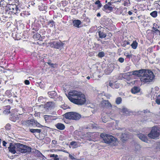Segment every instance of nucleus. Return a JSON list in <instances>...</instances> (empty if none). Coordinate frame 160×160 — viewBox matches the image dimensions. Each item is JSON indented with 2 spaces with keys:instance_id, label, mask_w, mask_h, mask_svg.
Segmentation results:
<instances>
[{
  "instance_id": "1",
  "label": "nucleus",
  "mask_w": 160,
  "mask_h": 160,
  "mask_svg": "<svg viewBox=\"0 0 160 160\" xmlns=\"http://www.w3.org/2000/svg\"><path fill=\"white\" fill-rule=\"evenodd\" d=\"M66 95L71 102L77 105H83L86 102L85 95L76 90L71 91Z\"/></svg>"
},
{
  "instance_id": "2",
  "label": "nucleus",
  "mask_w": 160,
  "mask_h": 160,
  "mask_svg": "<svg viewBox=\"0 0 160 160\" xmlns=\"http://www.w3.org/2000/svg\"><path fill=\"white\" fill-rule=\"evenodd\" d=\"M8 149L10 152L14 154L19 152L29 153L31 151V148L28 146L20 143H10Z\"/></svg>"
},
{
  "instance_id": "3",
  "label": "nucleus",
  "mask_w": 160,
  "mask_h": 160,
  "mask_svg": "<svg viewBox=\"0 0 160 160\" xmlns=\"http://www.w3.org/2000/svg\"><path fill=\"white\" fill-rule=\"evenodd\" d=\"M144 70L140 78L141 82L144 83L152 82L155 77L153 72L148 70L144 69Z\"/></svg>"
},
{
  "instance_id": "4",
  "label": "nucleus",
  "mask_w": 160,
  "mask_h": 160,
  "mask_svg": "<svg viewBox=\"0 0 160 160\" xmlns=\"http://www.w3.org/2000/svg\"><path fill=\"white\" fill-rule=\"evenodd\" d=\"M100 136L103 138L104 142L107 144H114L117 140L112 135L105 133H102Z\"/></svg>"
},
{
  "instance_id": "5",
  "label": "nucleus",
  "mask_w": 160,
  "mask_h": 160,
  "mask_svg": "<svg viewBox=\"0 0 160 160\" xmlns=\"http://www.w3.org/2000/svg\"><path fill=\"white\" fill-rule=\"evenodd\" d=\"M64 116L66 119L70 120H78L81 117L80 114L75 112H69L64 115Z\"/></svg>"
},
{
  "instance_id": "6",
  "label": "nucleus",
  "mask_w": 160,
  "mask_h": 160,
  "mask_svg": "<svg viewBox=\"0 0 160 160\" xmlns=\"http://www.w3.org/2000/svg\"><path fill=\"white\" fill-rule=\"evenodd\" d=\"M160 135V128L158 127H153L150 133L148 134V136L151 138L155 139Z\"/></svg>"
},
{
  "instance_id": "7",
  "label": "nucleus",
  "mask_w": 160,
  "mask_h": 160,
  "mask_svg": "<svg viewBox=\"0 0 160 160\" xmlns=\"http://www.w3.org/2000/svg\"><path fill=\"white\" fill-rule=\"evenodd\" d=\"M49 44L51 47L58 49H61L63 48L64 44L60 41H51Z\"/></svg>"
},
{
  "instance_id": "8",
  "label": "nucleus",
  "mask_w": 160,
  "mask_h": 160,
  "mask_svg": "<svg viewBox=\"0 0 160 160\" xmlns=\"http://www.w3.org/2000/svg\"><path fill=\"white\" fill-rule=\"evenodd\" d=\"M144 69H141L139 70H135L132 72H130L127 73H124L123 74V76L124 78H125L127 76H129L130 75H134L138 76V77H141V75L144 72Z\"/></svg>"
},
{
  "instance_id": "9",
  "label": "nucleus",
  "mask_w": 160,
  "mask_h": 160,
  "mask_svg": "<svg viewBox=\"0 0 160 160\" xmlns=\"http://www.w3.org/2000/svg\"><path fill=\"white\" fill-rule=\"evenodd\" d=\"M7 8L10 11V12H12V14H17L19 12V10L18 8L15 4H12L8 6Z\"/></svg>"
},
{
  "instance_id": "10",
  "label": "nucleus",
  "mask_w": 160,
  "mask_h": 160,
  "mask_svg": "<svg viewBox=\"0 0 160 160\" xmlns=\"http://www.w3.org/2000/svg\"><path fill=\"white\" fill-rule=\"evenodd\" d=\"M27 123L28 124V125H32L33 126L35 125L36 127L38 128H41L43 127L42 125L40 124L37 121L34 119L28 120Z\"/></svg>"
},
{
  "instance_id": "11",
  "label": "nucleus",
  "mask_w": 160,
  "mask_h": 160,
  "mask_svg": "<svg viewBox=\"0 0 160 160\" xmlns=\"http://www.w3.org/2000/svg\"><path fill=\"white\" fill-rule=\"evenodd\" d=\"M13 2H12L11 0H1L0 1V5L3 7H7L8 6L12 4Z\"/></svg>"
},
{
  "instance_id": "12",
  "label": "nucleus",
  "mask_w": 160,
  "mask_h": 160,
  "mask_svg": "<svg viewBox=\"0 0 160 160\" xmlns=\"http://www.w3.org/2000/svg\"><path fill=\"white\" fill-rule=\"evenodd\" d=\"M43 118L45 121L47 122L55 120L57 119L55 116L52 115H44Z\"/></svg>"
},
{
  "instance_id": "13",
  "label": "nucleus",
  "mask_w": 160,
  "mask_h": 160,
  "mask_svg": "<svg viewBox=\"0 0 160 160\" xmlns=\"http://www.w3.org/2000/svg\"><path fill=\"white\" fill-rule=\"evenodd\" d=\"M49 97L52 98H53L55 100H56L57 99L58 95L57 94L55 91L49 92L48 93Z\"/></svg>"
},
{
  "instance_id": "14",
  "label": "nucleus",
  "mask_w": 160,
  "mask_h": 160,
  "mask_svg": "<svg viewBox=\"0 0 160 160\" xmlns=\"http://www.w3.org/2000/svg\"><path fill=\"white\" fill-rule=\"evenodd\" d=\"M138 137L142 141L145 142H148V139L146 135L142 133H140L138 135Z\"/></svg>"
},
{
  "instance_id": "15",
  "label": "nucleus",
  "mask_w": 160,
  "mask_h": 160,
  "mask_svg": "<svg viewBox=\"0 0 160 160\" xmlns=\"http://www.w3.org/2000/svg\"><path fill=\"white\" fill-rule=\"evenodd\" d=\"M73 26L78 28L81 27L80 25L81 23V22L79 20H74L72 22Z\"/></svg>"
},
{
  "instance_id": "16",
  "label": "nucleus",
  "mask_w": 160,
  "mask_h": 160,
  "mask_svg": "<svg viewBox=\"0 0 160 160\" xmlns=\"http://www.w3.org/2000/svg\"><path fill=\"white\" fill-rule=\"evenodd\" d=\"M12 15V12H10V11L7 8H6L5 12L4 15H3L5 18H10V16Z\"/></svg>"
},
{
  "instance_id": "17",
  "label": "nucleus",
  "mask_w": 160,
  "mask_h": 160,
  "mask_svg": "<svg viewBox=\"0 0 160 160\" xmlns=\"http://www.w3.org/2000/svg\"><path fill=\"white\" fill-rule=\"evenodd\" d=\"M56 128L60 130H63L65 128V126L64 125L61 123H58L56 125Z\"/></svg>"
},
{
  "instance_id": "18",
  "label": "nucleus",
  "mask_w": 160,
  "mask_h": 160,
  "mask_svg": "<svg viewBox=\"0 0 160 160\" xmlns=\"http://www.w3.org/2000/svg\"><path fill=\"white\" fill-rule=\"evenodd\" d=\"M140 91L139 88L137 87H134L131 90V92L133 94L136 93Z\"/></svg>"
},
{
  "instance_id": "19",
  "label": "nucleus",
  "mask_w": 160,
  "mask_h": 160,
  "mask_svg": "<svg viewBox=\"0 0 160 160\" xmlns=\"http://www.w3.org/2000/svg\"><path fill=\"white\" fill-rule=\"evenodd\" d=\"M113 66L108 67L105 70L106 74H109L113 71Z\"/></svg>"
},
{
  "instance_id": "20",
  "label": "nucleus",
  "mask_w": 160,
  "mask_h": 160,
  "mask_svg": "<svg viewBox=\"0 0 160 160\" xmlns=\"http://www.w3.org/2000/svg\"><path fill=\"white\" fill-rule=\"evenodd\" d=\"M30 131L32 133H34V134L35 135V133H40L41 132V130L40 129H30Z\"/></svg>"
},
{
  "instance_id": "21",
  "label": "nucleus",
  "mask_w": 160,
  "mask_h": 160,
  "mask_svg": "<svg viewBox=\"0 0 160 160\" xmlns=\"http://www.w3.org/2000/svg\"><path fill=\"white\" fill-rule=\"evenodd\" d=\"M98 35L100 38H105L106 37V34L105 33L101 31H99L98 32Z\"/></svg>"
},
{
  "instance_id": "22",
  "label": "nucleus",
  "mask_w": 160,
  "mask_h": 160,
  "mask_svg": "<svg viewBox=\"0 0 160 160\" xmlns=\"http://www.w3.org/2000/svg\"><path fill=\"white\" fill-rule=\"evenodd\" d=\"M54 105V103L52 102H48L46 104V107L48 108H52Z\"/></svg>"
},
{
  "instance_id": "23",
  "label": "nucleus",
  "mask_w": 160,
  "mask_h": 160,
  "mask_svg": "<svg viewBox=\"0 0 160 160\" xmlns=\"http://www.w3.org/2000/svg\"><path fill=\"white\" fill-rule=\"evenodd\" d=\"M138 43L136 41H133L131 45L132 48L133 49H136L138 46Z\"/></svg>"
},
{
  "instance_id": "24",
  "label": "nucleus",
  "mask_w": 160,
  "mask_h": 160,
  "mask_svg": "<svg viewBox=\"0 0 160 160\" xmlns=\"http://www.w3.org/2000/svg\"><path fill=\"white\" fill-rule=\"evenodd\" d=\"M47 25L50 26V27H53L55 26V22L53 20H51L48 22Z\"/></svg>"
},
{
  "instance_id": "25",
  "label": "nucleus",
  "mask_w": 160,
  "mask_h": 160,
  "mask_svg": "<svg viewBox=\"0 0 160 160\" xmlns=\"http://www.w3.org/2000/svg\"><path fill=\"white\" fill-rule=\"evenodd\" d=\"M32 32L34 33L33 37L34 38L38 39L41 36L40 34L38 32H35L34 31H32Z\"/></svg>"
},
{
  "instance_id": "26",
  "label": "nucleus",
  "mask_w": 160,
  "mask_h": 160,
  "mask_svg": "<svg viewBox=\"0 0 160 160\" xmlns=\"http://www.w3.org/2000/svg\"><path fill=\"white\" fill-rule=\"evenodd\" d=\"M5 94L9 98H11L12 96L11 91L10 90H7L5 93Z\"/></svg>"
},
{
  "instance_id": "27",
  "label": "nucleus",
  "mask_w": 160,
  "mask_h": 160,
  "mask_svg": "<svg viewBox=\"0 0 160 160\" xmlns=\"http://www.w3.org/2000/svg\"><path fill=\"white\" fill-rule=\"evenodd\" d=\"M122 100V98L121 97H118L116 99L115 103L117 104H119L121 103Z\"/></svg>"
},
{
  "instance_id": "28",
  "label": "nucleus",
  "mask_w": 160,
  "mask_h": 160,
  "mask_svg": "<svg viewBox=\"0 0 160 160\" xmlns=\"http://www.w3.org/2000/svg\"><path fill=\"white\" fill-rule=\"evenodd\" d=\"M34 152L38 157H42L43 156L42 154L38 150L36 149L35 150Z\"/></svg>"
},
{
  "instance_id": "29",
  "label": "nucleus",
  "mask_w": 160,
  "mask_h": 160,
  "mask_svg": "<svg viewBox=\"0 0 160 160\" xmlns=\"http://www.w3.org/2000/svg\"><path fill=\"white\" fill-rule=\"evenodd\" d=\"M150 15L152 17L155 18L158 16V12L156 11H153L150 13Z\"/></svg>"
},
{
  "instance_id": "30",
  "label": "nucleus",
  "mask_w": 160,
  "mask_h": 160,
  "mask_svg": "<svg viewBox=\"0 0 160 160\" xmlns=\"http://www.w3.org/2000/svg\"><path fill=\"white\" fill-rule=\"evenodd\" d=\"M95 4L96 5H97V8H98L99 9L102 7V4L101 3L100 1L99 0H97L95 2Z\"/></svg>"
},
{
  "instance_id": "31",
  "label": "nucleus",
  "mask_w": 160,
  "mask_h": 160,
  "mask_svg": "<svg viewBox=\"0 0 160 160\" xmlns=\"http://www.w3.org/2000/svg\"><path fill=\"white\" fill-rule=\"evenodd\" d=\"M18 118L16 117V116H12L10 117V120L13 122H15L17 120H18Z\"/></svg>"
},
{
  "instance_id": "32",
  "label": "nucleus",
  "mask_w": 160,
  "mask_h": 160,
  "mask_svg": "<svg viewBox=\"0 0 160 160\" xmlns=\"http://www.w3.org/2000/svg\"><path fill=\"white\" fill-rule=\"evenodd\" d=\"M7 109L3 111V113L4 114H8L10 112V107L9 106H7Z\"/></svg>"
},
{
  "instance_id": "33",
  "label": "nucleus",
  "mask_w": 160,
  "mask_h": 160,
  "mask_svg": "<svg viewBox=\"0 0 160 160\" xmlns=\"http://www.w3.org/2000/svg\"><path fill=\"white\" fill-rule=\"evenodd\" d=\"M122 112L127 115L130 114L129 110L127 108H123L122 109Z\"/></svg>"
},
{
  "instance_id": "34",
  "label": "nucleus",
  "mask_w": 160,
  "mask_h": 160,
  "mask_svg": "<svg viewBox=\"0 0 160 160\" xmlns=\"http://www.w3.org/2000/svg\"><path fill=\"white\" fill-rule=\"evenodd\" d=\"M47 63L48 65L50 66L51 67L54 68L55 67L56 64H54L53 63H52L51 60H49L48 62H47Z\"/></svg>"
},
{
  "instance_id": "35",
  "label": "nucleus",
  "mask_w": 160,
  "mask_h": 160,
  "mask_svg": "<svg viewBox=\"0 0 160 160\" xmlns=\"http://www.w3.org/2000/svg\"><path fill=\"white\" fill-rule=\"evenodd\" d=\"M98 55L99 57L102 58L104 56L105 53L103 52H101L98 53Z\"/></svg>"
},
{
  "instance_id": "36",
  "label": "nucleus",
  "mask_w": 160,
  "mask_h": 160,
  "mask_svg": "<svg viewBox=\"0 0 160 160\" xmlns=\"http://www.w3.org/2000/svg\"><path fill=\"white\" fill-rule=\"evenodd\" d=\"M70 145L72 146H74V148H75L78 147L77 143L76 142L72 141L70 142Z\"/></svg>"
},
{
  "instance_id": "37",
  "label": "nucleus",
  "mask_w": 160,
  "mask_h": 160,
  "mask_svg": "<svg viewBox=\"0 0 160 160\" xmlns=\"http://www.w3.org/2000/svg\"><path fill=\"white\" fill-rule=\"evenodd\" d=\"M11 126L10 124L7 123L5 126V129L7 130H9L11 129Z\"/></svg>"
},
{
  "instance_id": "38",
  "label": "nucleus",
  "mask_w": 160,
  "mask_h": 160,
  "mask_svg": "<svg viewBox=\"0 0 160 160\" xmlns=\"http://www.w3.org/2000/svg\"><path fill=\"white\" fill-rule=\"evenodd\" d=\"M156 102L157 104L160 105V96H158L157 97L156 100Z\"/></svg>"
},
{
  "instance_id": "39",
  "label": "nucleus",
  "mask_w": 160,
  "mask_h": 160,
  "mask_svg": "<svg viewBox=\"0 0 160 160\" xmlns=\"http://www.w3.org/2000/svg\"><path fill=\"white\" fill-rule=\"evenodd\" d=\"M105 104L108 107V108L112 107V105L111 104L108 102V101H106Z\"/></svg>"
},
{
  "instance_id": "40",
  "label": "nucleus",
  "mask_w": 160,
  "mask_h": 160,
  "mask_svg": "<svg viewBox=\"0 0 160 160\" xmlns=\"http://www.w3.org/2000/svg\"><path fill=\"white\" fill-rule=\"evenodd\" d=\"M124 55H125V56L127 58H128L129 59L132 58V54H127V53L126 55V54H125Z\"/></svg>"
},
{
  "instance_id": "41",
  "label": "nucleus",
  "mask_w": 160,
  "mask_h": 160,
  "mask_svg": "<svg viewBox=\"0 0 160 160\" xmlns=\"http://www.w3.org/2000/svg\"><path fill=\"white\" fill-rule=\"evenodd\" d=\"M118 61L121 63H122L124 61V58L121 57L118 58Z\"/></svg>"
},
{
  "instance_id": "42",
  "label": "nucleus",
  "mask_w": 160,
  "mask_h": 160,
  "mask_svg": "<svg viewBox=\"0 0 160 160\" xmlns=\"http://www.w3.org/2000/svg\"><path fill=\"white\" fill-rule=\"evenodd\" d=\"M109 6L107 4H106L105 5H104L103 7V10H107L109 7Z\"/></svg>"
},
{
  "instance_id": "43",
  "label": "nucleus",
  "mask_w": 160,
  "mask_h": 160,
  "mask_svg": "<svg viewBox=\"0 0 160 160\" xmlns=\"http://www.w3.org/2000/svg\"><path fill=\"white\" fill-rule=\"evenodd\" d=\"M154 3L155 4H158L159 6V9H160V0L155 1Z\"/></svg>"
},
{
  "instance_id": "44",
  "label": "nucleus",
  "mask_w": 160,
  "mask_h": 160,
  "mask_svg": "<svg viewBox=\"0 0 160 160\" xmlns=\"http://www.w3.org/2000/svg\"><path fill=\"white\" fill-rule=\"evenodd\" d=\"M114 84H115L114 83H112L111 82H110L109 83V86H110L112 88H114Z\"/></svg>"
},
{
  "instance_id": "45",
  "label": "nucleus",
  "mask_w": 160,
  "mask_h": 160,
  "mask_svg": "<svg viewBox=\"0 0 160 160\" xmlns=\"http://www.w3.org/2000/svg\"><path fill=\"white\" fill-rule=\"evenodd\" d=\"M24 82L26 85H28L30 84V82L28 80H26L24 81Z\"/></svg>"
},
{
  "instance_id": "46",
  "label": "nucleus",
  "mask_w": 160,
  "mask_h": 160,
  "mask_svg": "<svg viewBox=\"0 0 160 160\" xmlns=\"http://www.w3.org/2000/svg\"><path fill=\"white\" fill-rule=\"evenodd\" d=\"M152 28L154 31L155 32H160L159 30L158 29L154 28V27H153Z\"/></svg>"
},
{
  "instance_id": "47",
  "label": "nucleus",
  "mask_w": 160,
  "mask_h": 160,
  "mask_svg": "<svg viewBox=\"0 0 160 160\" xmlns=\"http://www.w3.org/2000/svg\"><path fill=\"white\" fill-rule=\"evenodd\" d=\"M51 157H54V158H58V155L57 154H51L50 155Z\"/></svg>"
},
{
  "instance_id": "48",
  "label": "nucleus",
  "mask_w": 160,
  "mask_h": 160,
  "mask_svg": "<svg viewBox=\"0 0 160 160\" xmlns=\"http://www.w3.org/2000/svg\"><path fill=\"white\" fill-rule=\"evenodd\" d=\"M114 87V88H119V84L118 83H115Z\"/></svg>"
},
{
  "instance_id": "49",
  "label": "nucleus",
  "mask_w": 160,
  "mask_h": 160,
  "mask_svg": "<svg viewBox=\"0 0 160 160\" xmlns=\"http://www.w3.org/2000/svg\"><path fill=\"white\" fill-rule=\"evenodd\" d=\"M11 2H13V4L14 3H18L19 2L18 0H11Z\"/></svg>"
},
{
  "instance_id": "50",
  "label": "nucleus",
  "mask_w": 160,
  "mask_h": 160,
  "mask_svg": "<svg viewBox=\"0 0 160 160\" xmlns=\"http://www.w3.org/2000/svg\"><path fill=\"white\" fill-rule=\"evenodd\" d=\"M52 144H54V145H56L57 144V141L56 140H52Z\"/></svg>"
},
{
  "instance_id": "51",
  "label": "nucleus",
  "mask_w": 160,
  "mask_h": 160,
  "mask_svg": "<svg viewBox=\"0 0 160 160\" xmlns=\"http://www.w3.org/2000/svg\"><path fill=\"white\" fill-rule=\"evenodd\" d=\"M69 157L72 160H74L75 159V158L71 154L69 155Z\"/></svg>"
},
{
  "instance_id": "52",
  "label": "nucleus",
  "mask_w": 160,
  "mask_h": 160,
  "mask_svg": "<svg viewBox=\"0 0 160 160\" xmlns=\"http://www.w3.org/2000/svg\"><path fill=\"white\" fill-rule=\"evenodd\" d=\"M130 69V67L129 66H127L125 68V70L126 71H129Z\"/></svg>"
},
{
  "instance_id": "53",
  "label": "nucleus",
  "mask_w": 160,
  "mask_h": 160,
  "mask_svg": "<svg viewBox=\"0 0 160 160\" xmlns=\"http://www.w3.org/2000/svg\"><path fill=\"white\" fill-rule=\"evenodd\" d=\"M7 144V142L5 141H4L2 142V145L3 146L6 147V145Z\"/></svg>"
},
{
  "instance_id": "54",
  "label": "nucleus",
  "mask_w": 160,
  "mask_h": 160,
  "mask_svg": "<svg viewBox=\"0 0 160 160\" xmlns=\"http://www.w3.org/2000/svg\"><path fill=\"white\" fill-rule=\"evenodd\" d=\"M112 9H113L112 7L110 6H109V7L107 10H108L110 11H112Z\"/></svg>"
},
{
  "instance_id": "55",
  "label": "nucleus",
  "mask_w": 160,
  "mask_h": 160,
  "mask_svg": "<svg viewBox=\"0 0 160 160\" xmlns=\"http://www.w3.org/2000/svg\"><path fill=\"white\" fill-rule=\"evenodd\" d=\"M143 111H144V113H147L148 112V113L150 112L149 110H148L147 109L146 110H144Z\"/></svg>"
},
{
  "instance_id": "56",
  "label": "nucleus",
  "mask_w": 160,
  "mask_h": 160,
  "mask_svg": "<svg viewBox=\"0 0 160 160\" xmlns=\"http://www.w3.org/2000/svg\"><path fill=\"white\" fill-rule=\"evenodd\" d=\"M62 108L64 109H66L67 108L64 105H62Z\"/></svg>"
},
{
  "instance_id": "57",
  "label": "nucleus",
  "mask_w": 160,
  "mask_h": 160,
  "mask_svg": "<svg viewBox=\"0 0 160 160\" xmlns=\"http://www.w3.org/2000/svg\"><path fill=\"white\" fill-rule=\"evenodd\" d=\"M113 3L111 2H109L107 4L109 6H110L111 5H112V4Z\"/></svg>"
},
{
  "instance_id": "58",
  "label": "nucleus",
  "mask_w": 160,
  "mask_h": 160,
  "mask_svg": "<svg viewBox=\"0 0 160 160\" xmlns=\"http://www.w3.org/2000/svg\"><path fill=\"white\" fill-rule=\"evenodd\" d=\"M124 43L126 44L127 45H129L130 44V42H127V41H125L124 42Z\"/></svg>"
},
{
  "instance_id": "59",
  "label": "nucleus",
  "mask_w": 160,
  "mask_h": 160,
  "mask_svg": "<svg viewBox=\"0 0 160 160\" xmlns=\"http://www.w3.org/2000/svg\"><path fill=\"white\" fill-rule=\"evenodd\" d=\"M86 20L88 22H90V19L88 18L86 19Z\"/></svg>"
},
{
  "instance_id": "60",
  "label": "nucleus",
  "mask_w": 160,
  "mask_h": 160,
  "mask_svg": "<svg viewBox=\"0 0 160 160\" xmlns=\"http://www.w3.org/2000/svg\"><path fill=\"white\" fill-rule=\"evenodd\" d=\"M157 148H159L160 149V142H159V144H158L157 146Z\"/></svg>"
},
{
  "instance_id": "61",
  "label": "nucleus",
  "mask_w": 160,
  "mask_h": 160,
  "mask_svg": "<svg viewBox=\"0 0 160 160\" xmlns=\"http://www.w3.org/2000/svg\"><path fill=\"white\" fill-rule=\"evenodd\" d=\"M128 14H129V15H131L132 14V12H131V11H129L128 12Z\"/></svg>"
},
{
  "instance_id": "62",
  "label": "nucleus",
  "mask_w": 160,
  "mask_h": 160,
  "mask_svg": "<svg viewBox=\"0 0 160 160\" xmlns=\"http://www.w3.org/2000/svg\"><path fill=\"white\" fill-rule=\"evenodd\" d=\"M25 12H26V11H24L23 12V13H20V15L22 16H23L22 15V14H25Z\"/></svg>"
},
{
  "instance_id": "63",
  "label": "nucleus",
  "mask_w": 160,
  "mask_h": 160,
  "mask_svg": "<svg viewBox=\"0 0 160 160\" xmlns=\"http://www.w3.org/2000/svg\"><path fill=\"white\" fill-rule=\"evenodd\" d=\"M101 16V14L100 13H98L97 14V17H100Z\"/></svg>"
},
{
  "instance_id": "64",
  "label": "nucleus",
  "mask_w": 160,
  "mask_h": 160,
  "mask_svg": "<svg viewBox=\"0 0 160 160\" xmlns=\"http://www.w3.org/2000/svg\"><path fill=\"white\" fill-rule=\"evenodd\" d=\"M54 160H59V159L58 158H54Z\"/></svg>"
}]
</instances>
